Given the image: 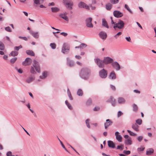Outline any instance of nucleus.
Masks as SVG:
<instances>
[{"mask_svg":"<svg viewBox=\"0 0 156 156\" xmlns=\"http://www.w3.org/2000/svg\"><path fill=\"white\" fill-rule=\"evenodd\" d=\"M36 71L38 73L40 72V65L38 62L35 60H34L33 63V66L30 67V72L31 74H35L36 73Z\"/></svg>","mask_w":156,"mask_h":156,"instance_id":"f257e3e1","label":"nucleus"},{"mask_svg":"<svg viewBox=\"0 0 156 156\" xmlns=\"http://www.w3.org/2000/svg\"><path fill=\"white\" fill-rule=\"evenodd\" d=\"M90 73V70L88 68H85L81 69L80 73V77L84 80H87L89 78Z\"/></svg>","mask_w":156,"mask_h":156,"instance_id":"f03ea898","label":"nucleus"},{"mask_svg":"<svg viewBox=\"0 0 156 156\" xmlns=\"http://www.w3.org/2000/svg\"><path fill=\"white\" fill-rule=\"evenodd\" d=\"M94 61L99 68H103L104 67V60L103 61L100 58H97L94 59Z\"/></svg>","mask_w":156,"mask_h":156,"instance_id":"7ed1b4c3","label":"nucleus"},{"mask_svg":"<svg viewBox=\"0 0 156 156\" xmlns=\"http://www.w3.org/2000/svg\"><path fill=\"white\" fill-rule=\"evenodd\" d=\"M124 26V23L122 20H119L117 23L115 24L113 28L115 29V28H117L119 29L123 28Z\"/></svg>","mask_w":156,"mask_h":156,"instance_id":"20e7f679","label":"nucleus"},{"mask_svg":"<svg viewBox=\"0 0 156 156\" xmlns=\"http://www.w3.org/2000/svg\"><path fill=\"white\" fill-rule=\"evenodd\" d=\"M108 74L107 71L104 69L100 70L99 72V75L100 78L102 79H105L107 77Z\"/></svg>","mask_w":156,"mask_h":156,"instance_id":"39448f33","label":"nucleus"},{"mask_svg":"<svg viewBox=\"0 0 156 156\" xmlns=\"http://www.w3.org/2000/svg\"><path fill=\"white\" fill-rule=\"evenodd\" d=\"M63 3L66 7L69 9H72L73 2L70 0H63Z\"/></svg>","mask_w":156,"mask_h":156,"instance_id":"423d86ee","label":"nucleus"},{"mask_svg":"<svg viewBox=\"0 0 156 156\" xmlns=\"http://www.w3.org/2000/svg\"><path fill=\"white\" fill-rule=\"evenodd\" d=\"M92 18L89 17L86 19V26L89 28H92L93 27V25L91 23Z\"/></svg>","mask_w":156,"mask_h":156,"instance_id":"0eeeda50","label":"nucleus"},{"mask_svg":"<svg viewBox=\"0 0 156 156\" xmlns=\"http://www.w3.org/2000/svg\"><path fill=\"white\" fill-rule=\"evenodd\" d=\"M32 59L30 58H27L23 62L22 64L23 66H27L30 65L32 62Z\"/></svg>","mask_w":156,"mask_h":156,"instance_id":"6e6552de","label":"nucleus"},{"mask_svg":"<svg viewBox=\"0 0 156 156\" xmlns=\"http://www.w3.org/2000/svg\"><path fill=\"white\" fill-rule=\"evenodd\" d=\"M112 65L113 68L116 71H119L121 69L120 65L117 62L115 61L113 62Z\"/></svg>","mask_w":156,"mask_h":156,"instance_id":"1a4fd4ad","label":"nucleus"},{"mask_svg":"<svg viewBox=\"0 0 156 156\" xmlns=\"http://www.w3.org/2000/svg\"><path fill=\"white\" fill-rule=\"evenodd\" d=\"M103 60L104 64H108L111 63H112L113 61L112 58L108 57H104Z\"/></svg>","mask_w":156,"mask_h":156,"instance_id":"9d476101","label":"nucleus"},{"mask_svg":"<svg viewBox=\"0 0 156 156\" xmlns=\"http://www.w3.org/2000/svg\"><path fill=\"white\" fill-rule=\"evenodd\" d=\"M113 13L114 16L118 18L121 17L123 16L122 13L118 10L114 11Z\"/></svg>","mask_w":156,"mask_h":156,"instance_id":"9b49d317","label":"nucleus"},{"mask_svg":"<svg viewBox=\"0 0 156 156\" xmlns=\"http://www.w3.org/2000/svg\"><path fill=\"white\" fill-rule=\"evenodd\" d=\"M35 79V77L34 76L31 75L26 80V82L28 83H30Z\"/></svg>","mask_w":156,"mask_h":156,"instance_id":"f8f14e48","label":"nucleus"},{"mask_svg":"<svg viewBox=\"0 0 156 156\" xmlns=\"http://www.w3.org/2000/svg\"><path fill=\"white\" fill-rule=\"evenodd\" d=\"M78 6L80 8H85L87 9H89V6L87 5L84 3L80 2L78 4Z\"/></svg>","mask_w":156,"mask_h":156,"instance_id":"ddd939ff","label":"nucleus"},{"mask_svg":"<svg viewBox=\"0 0 156 156\" xmlns=\"http://www.w3.org/2000/svg\"><path fill=\"white\" fill-rule=\"evenodd\" d=\"M112 122L109 119L106 120V122L104 123L105 128V129H107L108 127L112 125Z\"/></svg>","mask_w":156,"mask_h":156,"instance_id":"4468645a","label":"nucleus"},{"mask_svg":"<svg viewBox=\"0 0 156 156\" xmlns=\"http://www.w3.org/2000/svg\"><path fill=\"white\" fill-rule=\"evenodd\" d=\"M100 37L103 40H105L107 36L106 33L104 31H101L99 33Z\"/></svg>","mask_w":156,"mask_h":156,"instance_id":"2eb2a0df","label":"nucleus"},{"mask_svg":"<svg viewBox=\"0 0 156 156\" xmlns=\"http://www.w3.org/2000/svg\"><path fill=\"white\" fill-rule=\"evenodd\" d=\"M116 139L119 142H121L122 140V137L119 134V132L118 131L116 132L115 133Z\"/></svg>","mask_w":156,"mask_h":156,"instance_id":"dca6fc26","label":"nucleus"},{"mask_svg":"<svg viewBox=\"0 0 156 156\" xmlns=\"http://www.w3.org/2000/svg\"><path fill=\"white\" fill-rule=\"evenodd\" d=\"M67 45V44L66 43L63 44L62 49V53L66 54L69 51V48H66Z\"/></svg>","mask_w":156,"mask_h":156,"instance_id":"f3484780","label":"nucleus"},{"mask_svg":"<svg viewBox=\"0 0 156 156\" xmlns=\"http://www.w3.org/2000/svg\"><path fill=\"white\" fill-rule=\"evenodd\" d=\"M107 102H110L113 106H115L116 103L115 100L112 97H111L107 101Z\"/></svg>","mask_w":156,"mask_h":156,"instance_id":"a211bd4d","label":"nucleus"},{"mask_svg":"<svg viewBox=\"0 0 156 156\" xmlns=\"http://www.w3.org/2000/svg\"><path fill=\"white\" fill-rule=\"evenodd\" d=\"M59 16L60 17L68 21L69 20L68 17L66 16V13H61L59 14Z\"/></svg>","mask_w":156,"mask_h":156,"instance_id":"6ab92c4d","label":"nucleus"},{"mask_svg":"<svg viewBox=\"0 0 156 156\" xmlns=\"http://www.w3.org/2000/svg\"><path fill=\"white\" fill-rule=\"evenodd\" d=\"M139 126L136 123H133L132 125V128L135 131L138 132L139 131Z\"/></svg>","mask_w":156,"mask_h":156,"instance_id":"aec40b11","label":"nucleus"},{"mask_svg":"<svg viewBox=\"0 0 156 156\" xmlns=\"http://www.w3.org/2000/svg\"><path fill=\"white\" fill-rule=\"evenodd\" d=\"M30 34L32 35L35 38H38L39 37V34L38 32H34L33 31H30Z\"/></svg>","mask_w":156,"mask_h":156,"instance_id":"412c9836","label":"nucleus"},{"mask_svg":"<svg viewBox=\"0 0 156 156\" xmlns=\"http://www.w3.org/2000/svg\"><path fill=\"white\" fill-rule=\"evenodd\" d=\"M126 102L125 99L122 97H119L118 99V102L119 104H123Z\"/></svg>","mask_w":156,"mask_h":156,"instance_id":"4be33fe9","label":"nucleus"},{"mask_svg":"<svg viewBox=\"0 0 156 156\" xmlns=\"http://www.w3.org/2000/svg\"><path fill=\"white\" fill-rule=\"evenodd\" d=\"M108 146L113 148L115 147V144L111 140H108Z\"/></svg>","mask_w":156,"mask_h":156,"instance_id":"5701e85b","label":"nucleus"},{"mask_svg":"<svg viewBox=\"0 0 156 156\" xmlns=\"http://www.w3.org/2000/svg\"><path fill=\"white\" fill-rule=\"evenodd\" d=\"M48 75V72L46 71H44L42 72V75L40 76V78L42 79H44L46 78Z\"/></svg>","mask_w":156,"mask_h":156,"instance_id":"b1692460","label":"nucleus"},{"mask_svg":"<svg viewBox=\"0 0 156 156\" xmlns=\"http://www.w3.org/2000/svg\"><path fill=\"white\" fill-rule=\"evenodd\" d=\"M67 64L69 66L72 67L74 65V63L73 61L69 59V58H67Z\"/></svg>","mask_w":156,"mask_h":156,"instance_id":"393cba45","label":"nucleus"},{"mask_svg":"<svg viewBox=\"0 0 156 156\" xmlns=\"http://www.w3.org/2000/svg\"><path fill=\"white\" fill-rule=\"evenodd\" d=\"M102 25L107 28H109V26L108 24L107 23L105 19H102Z\"/></svg>","mask_w":156,"mask_h":156,"instance_id":"a878e982","label":"nucleus"},{"mask_svg":"<svg viewBox=\"0 0 156 156\" xmlns=\"http://www.w3.org/2000/svg\"><path fill=\"white\" fill-rule=\"evenodd\" d=\"M154 152V150L152 148H149L146 151V154L147 155H149L153 153Z\"/></svg>","mask_w":156,"mask_h":156,"instance_id":"bb28decb","label":"nucleus"},{"mask_svg":"<svg viewBox=\"0 0 156 156\" xmlns=\"http://www.w3.org/2000/svg\"><path fill=\"white\" fill-rule=\"evenodd\" d=\"M109 77L112 79H116V75L114 71L112 72L110 74Z\"/></svg>","mask_w":156,"mask_h":156,"instance_id":"cd10ccee","label":"nucleus"},{"mask_svg":"<svg viewBox=\"0 0 156 156\" xmlns=\"http://www.w3.org/2000/svg\"><path fill=\"white\" fill-rule=\"evenodd\" d=\"M18 52L17 51H12L11 52L9 55L15 57L17 56L18 55Z\"/></svg>","mask_w":156,"mask_h":156,"instance_id":"c85d7f7f","label":"nucleus"},{"mask_svg":"<svg viewBox=\"0 0 156 156\" xmlns=\"http://www.w3.org/2000/svg\"><path fill=\"white\" fill-rule=\"evenodd\" d=\"M26 53L28 55L31 56H34L35 54L34 52L32 50H27L26 51Z\"/></svg>","mask_w":156,"mask_h":156,"instance_id":"c756f323","label":"nucleus"},{"mask_svg":"<svg viewBox=\"0 0 156 156\" xmlns=\"http://www.w3.org/2000/svg\"><path fill=\"white\" fill-rule=\"evenodd\" d=\"M77 94L79 96H82L83 94V92L82 90L81 89L78 90L77 92Z\"/></svg>","mask_w":156,"mask_h":156,"instance_id":"7c9ffc66","label":"nucleus"},{"mask_svg":"<svg viewBox=\"0 0 156 156\" xmlns=\"http://www.w3.org/2000/svg\"><path fill=\"white\" fill-rule=\"evenodd\" d=\"M132 142L130 138L126 140L125 142V144L127 145H131L132 144Z\"/></svg>","mask_w":156,"mask_h":156,"instance_id":"2f4dec72","label":"nucleus"},{"mask_svg":"<svg viewBox=\"0 0 156 156\" xmlns=\"http://www.w3.org/2000/svg\"><path fill=\"white\" fill-rule=\"evenodd\" d=\"M90 119H87L85 121L86 126L89 129H90Z\"/></svg>","mask_w":156,"mask_h":156,"instance_id":"473e14b6","label":"nucleus"},{"mask_svg":"<svg viewBox=\"0 0 156 156\" xmlns=\"http://www.w3.org/2000/svg\"><path fill=\"white\" fill-rule=\"evenodd\" d=\"M59 9L58 8L56 7H52L51 8V11L53 12H57L59 11Z\"/></svg>","mask_w":156,"mask_h":156,"instance_id":"72a5a7b5","label":"nucleus"},{"mask_svg":"<svg viewBox=\"0 0 156 156\" xmlns=\"http://www.w3.org/2000/svg\"><path fill=\"white\" fill-rule=\"evenodd\" d=\"M65 103L69 109L70 110H72V107L71 105L68 103L67 100H66L65 101Z\"/></svg>","mask_w":156,"mask_h":156,"instance_id":"f704fd0d","label":"nucleus"},{"mask_svg":"<svg viewBox=\"0 0 156 156\" xmlns=\"http://www.w3.org/2000/svg\"><path fill=\"white\" fill-rule=\"evenodd\" d=\"M136 123L137 124H138L139 125H140L142 123V121L141 119H139L136 120Z\"/></svg>","mask_w":156,"mask_h":156,"instance_id":"c9c22d12","label":"nucleus"},{"mask_svg":"<svg viewBox=\"0 0 156 156\" xmlns=\"http://www.w3.org/2000/svg\"><path fill=\"white\" fill-rule=\"evenodd\" d=\"M17 59V57H14L12 58L10 61V62L11 64H14Z\"/></svg>","mask_w":156,"mask_h":156,"instance_id":"e433bc0d","label":"nucleus"},{"mask_svg":"<svg viewBox=\"0 0 156 156\" xmlns=\"http://www.w3.org/2000/svg\"><path fill=\"white\" fill-rule=\"evenodd\" d=\"M125 7L129 12L131 14L133 13L132 11H131V10L130 9L127 5L125 4Z\"/></svg>","mask_w":156,"mask_h":156,"instance_id":"4c0bfd02","label":"nucleus"},{"mask_svg":"<svg viewBox=\"0 0 156 156\" xmlns=\"http://www.w3.org/2000/svg\"><path fill=\"white\" fill-rule=\"evenodd\" d=\"M133 110L134 111L136 112L138 110V107L136 105L134 104L133 105Z\"/></svg>","mask_w":156,"mask_h":156,"instance_id":"58836bf2","label":"nucleus"},{"mask_svg":"<svg viewBox=\"0 0 156 156\" xmlns=\"http://www.w3.org/2000/svg\"><path fill=\"white\" fill-rule=\"evenodd\" d=\"M127 131L129 134L131 136H135L136 135V134L131 131L130 130H127Z\"/></svg>","mask_w":156,"mask_h":156,"instance_id":"ea45409f","label":"nucleus"},{"mask_svg":"<svg viewBox=\"0 0 156 156\" xmlns=\"http://www.w3.org/2000/svg\"><path fill=\"white\" fill-rule=\"evenodd\" d=\"M106 9L108 10H110L112 8V5L110 3H108L106 5Z\"/></svg>","mask_w":156,"mask_h":156,"instance_id":"a19ab883","label":"nucleus"},{"mask_svg":"<svg viewBox=\"0 0 156 156\" xmlns=\"http://www.w3.org/2000/svg\"><path fill=\"white\" fill-rule=\"evenodd\" d=\"M5 47L3 44L0 41V50H4Z\"/></svg>","mask_w":156,"mask_h":156,"instance_id":"79ce46f5","label":"nucleus"},{"mask_svg":"<svg viewBox=\"0 0 156 156\" xmlns=\"http://www.w3.org/2000/svg\"><path fill=\"white\" fill-rule=\"evenodd\" d=\"M22 48V46L21 45H20L18 46H15L14 47V49L16 51H19L20 49H21Z\"/></svg>","mask_w":156,"mask_h":156,"instance_id":"37998d69","label":"nucleus"},{"mask_svg":"<svg viewBox=\"0 0 156 156\" xmlns=\"http://www.w3.org/2000/svg\"><path fill=\"white\" fill-rule=\"evenodd\" d=\"M58 140L59 141L62 147L67 152H68V151L67 150L66 148L65 147V146L64 145V144H63L62 143V142L58 138Z\"/></svg>","mask_w":156,"mask_h":156,"instance_id":"c03bdc74","label":"nucleus"},{"mask_svg":"<svg viewBox=\"0 0 156 156\" xmlns=\"http://www.w3.org/2000/svg\"><path fill=\"white\" fill-rule=\"evenodd\" d=\"M50 45L52 49H55L56 48V45L54 43H51Z\"/></svg>","mask_w":156,"mask_h":156,"instance_id":"a18cd8bd","label":"nucleus"},{"mask_svg":"<svg viewBox=\"0 0 156 156\" xmlns=\"http://www.w3.org/2000/svg\"><path fill=\"white\" fill-rule=\"evenodd\" d=\"M92 100L90 98H89L86 102V104L87 105H89L92 103Z\"/></svg>","mask_w":156,"mask_h":156,"instance_id":"49530a36","label":"nucleus"},{"mask_svg":"<svg viewBox=\"0 0 156 156\" xmlns=\"http://www.w3.org/2000/svg\"><path fill=\"white\" fill-rule=\"evenodd\" d=\"M5 30L7 32H12V30L9 27H7L5 28Z\"/></svg>","mask_w":156,"mask_h":156,"instance_id":"de8ad7c7","label":"nucleus"},{"mask_svg":"<svg viewBox=\"0 0 156 156\" xmlns=\"http://www.w3.org/2000/svg\"><path fill=\"white\" fill-rule=\"evenodd\" d=\"M123 146L122 145L118 146L117 147V149H120L122 150L123 149Z\"/></svg>","mask_w":156,"mask_h":156,"instance_id":"09e8293b","label":"nucleus"},{"mask_svg":"<svg viewBox=\"0 0 156 156\" xmlns=\"http://www.w3.org/2000/svg\"><path fill=\"white\" fill-rule=\"evenodd\" d=\"M143 138V136H138L137 137V139L139 142H140L142 140Z\"/></svg>","mask_w":156,"mask_h":156,"instance_id":"8fccbe9b","label":"nucleus"},{"mask_svg":"<svg viewBox=\"0 0 156 156\" xmlns=\"http://www.w3.org/2000/svg\"><path fill=\"white\" fill-rule=\"evenodd\" d=\"M122 34V33L121 32H119L117 33L116 35L114 36V37L115 38L117 39L118 37L120 36Z\"/></svg>","mask_w":156,"mask_h":156,"instance_id":"3c124183","label":"nucleus"},{"mask_svg":"<svg viewBox=\"0 0 156 156\" xmlns=\"http://www.w3.org/2000/svg\"><path fill=\"white\" fill-rule=\"evenodd\" d=\"M145 149V147L143 146H141L140 147H139L137 148V151H143Z\"/></svg>","mask_w":156,"mask_h":156,"instance_id":"603ef678","label":"nucleus"},{"mask_svg":"<svg viewBox=\"0 0 156 156\" xmlns=\"http://www.w3.org/2000/svg\"><path fill=\"white\" fill-rule=\"evenodd\" d=\"M34 4L36 5L40 4V1L41 0H33Z\"/></svg>","mask_w":156,"mask_h":156,"instance_id":"864d4df0","label":"nucleus"},{"mask_svg":"<svg viewBox=\"0 0 156 156\" xmlns=\"http://www.w3.org/2000/svg\"><path fill=\"white\" fill-rule=\"evenodd\" d=\"M119 0H111V2L113 4H116L117 3Z\"/></svg>","mask_w":156,"mask_h":156,"instance_id":"5fc2aeb1","label":"nucleus"},{"mask_svg":"<svg viewBox=\"0 0 156 156\" xmlns=\"http://www.w3.org/2000/svg\"><path fill=\"white\" fill-rule=\"evenodd\" d=\"M7 156H15L14 155H12V153L10 151H8L6 153Z\"/></svg>","mask_w":156,"mask_h":156,"instance_id":"6e6d98bb","label":"nucleus"},{"mask_svg":"<svg viewBox=\"0 0 156 156\" xmlns=\"http://www.w3.org/2000/svg\"><path fill=\"white\" fill-rule=\"evenodd\" d=\"M123 153L126 154L128 155L130 153V151H129L124 150L123 151Z\"/></svg>","mask_w":156,"mask_h":156,"instance_id":"4d7b16f0","label":"nucleus"},{"mask_svg":"<svg viewBox=\"0 0 156 156\" xmlns=\"http://www.w3.org/2000/svg\"><path fill=\"white\" fill-rule=\"evenodd\" d=\"M100 109V108L98 106L95 107L94 108V110L95 111H99Z\"/></svg>","mask_w":156,"mask_h":156,"instance_id":"13d9d810","label":"nucleus"},{"mask_svg":"<svg viewBox=\"0 0 156 156\" xmlns=\"http://www.w3.org/2000/svg\"><path fill=\"white\" fill-rule=\"evenodd\" d=\"M123 113L120 111H119L118 112L117 116L118 117H120L122 114Z\"/></svg>","mask_w":156,"mask_h":156,"instance_id":"bf43d9fd","label":"nucleus"},{"mask_svg":"<svg viewBox=\"0 0 156 156\" xmlns=\"http://www.w3.org/2000/svg\"><path fill=\"white\" fill-rule=\"evenodd\" d=\"M60 34L64 37H66L68 35V34L67 33L64 32H61V33H60Z\"/></svg>","mask_w":156,"mask_h":156,"instance_id":"052dcab7","label":"nucleus"},{"mask_svg":"<svg viewBox=\"0 0 156 156\" xmlns=\"http://www.w3.org/2000/svg\"><path fill=\"white\" fill-rule=\"evenodd\" d=\"M16 69L17 70V71L18 73H23V71L22 69H18L16 67Z\"/></svg>","mask_w":156,"mask_h":156,"instance_id":"680f3d73","label":"nucleus"},{"mask_svg":"<svg viewBox=\"0 0 156 156\" xmlns=\"http://www.w3.org/2000/svg\"><path fill=\"white\" fill-rule=\"evenodd\" d=\"M110 87L111 89L113 90H115V87L112 85L111 84L110 85Z\"/></svg>","mask_w":156,"mask_h":156,"instance_id":"e2e57ef3","label":"nucleus"},{"mask_svg":"<svg viewBox=\"0 0 156 156\" xmlns=\"http://www.w3.org/2000/svg\"><path fill=\"white\" fill-rule=\"evenodd\" d=\"M126 40L128 42H130L131 41V39L130 37H126L125 38Z\"/></svg>","mask_w":156,"mask_h":156,"instance_id":"0e129e2a","label":"nucleus"},{"mask_svg":"<svg viewBox=\"0 0 156 156\" xmlns=\"http://www.w3.org/2000/svg\"><path fill=\"white\" fill-rule=\"evenodd\" d=\"M80 45L82 46V48H85L87 46V45L84 43H82Z\"/></svg>","mask_w":156,"mask_h":156,"instance_id":"69168bd1","label":"nucleus"},{"mask_svg":"<svg viewBox=\"0 0 156 156\" xmlns=\"http://www.w3.org/2000/svg\"><path fill=\"white\" fill-rule=\"evenodd\" d=\"M136 23L138 25V26L141 29H143L142 27L140 25V24L138 22H136Z\"/></svg>","mask_w":156,"mask_h":156,"instance_id":"338daca9","label":"nucleus"},{"mask_svg":"<svg viewBox=\"0 0 156 156\" xmlns=\"http://www.w3.org/2000/svg\"><path fill=\"white\" fill-rule=\"evenodd\" d=\"M68 97L70 99V100H73V98H72V97L71 95V94H69L68 95Z\"/></svg>","mask_w":156,"mask_h":156,"instance_id":"774afa93","label":"nucleus"}]
</instances>
